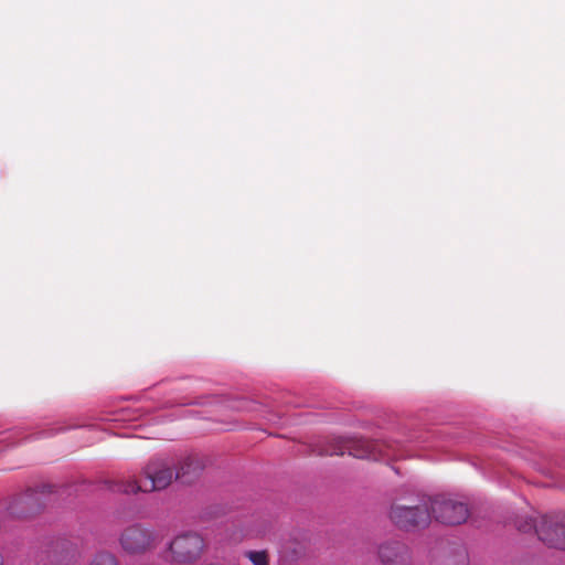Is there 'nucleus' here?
Wrapping results in <instances>:
<instances>
[{
    "label": "nucleus",
    "instance_id": "obj_1",
    "mask_svg": "<svg viewBox=\"0 0 565 565\" xmlns=\"http://www.w3.org/2000/svg\"><path fill=\"white\" fill-rule=\"evenodd\" d=\"M173 462L166 458H154L148 462L142 471V477L139 481L127 480L120 482H113L108 488L113 492L120 493H137L139 491L149 492L166 489L173 480L175 470L172 468Z\"/></svg>",
    "mask_w": 565,
    "mask_h": 565
},
{
    "label": "nucleus",
    "instance_id": "obj_2",
    "mask_svg": "<svg viewBox=\"0 0 565 565\" xmlns=\"http://www.w3.org/2000/svg\"><path fill=\"white\" fill-rule=\"evenodd\" d=\"M317 451L320 456H342L348 452L354 458L370 460L399 457V454L392 445L379 441H369L364 439L327 440L324 444L318 447Z\"/></svg>",
    "mask_w": 565,
    "mask_h": 565
},
{
    "label": "nucleus",
    "instance_id": "obj_3",
    "mask_svg": "<svg viewBox=\"0 0 565 565\" xmlns=\"http://www.w3.org/2000/svg\"><path fill=\"white\" fill-rule=\"evenodd\" d=\"M516 529L523 533L534 531L539 540L550 547L565 548V515H544L539 524L533 518L526 516L516 521Z\"/></svg>",
    "mask_w": 565,
    "mask_h": 565
},
{
    "label": "nucleus",
    "instance_id": "obj_4",
    "mask_svg": "<svg viewBox=\"0 0 565 565\" xmlns=\"http://www.w3.org/2000/svg\"><path fill=\"white\" fill-rule=\"evenodd\" d=\"M53 492L54 487L50 484H43L39 489H28L10 501L6 508V514L15 519L31 518L46 507Z\"/></svg>",
    "mask_w": 565,
    "mask_h": 565
},
{
    "label": "nucleus",
    "instance_id": "obj_5",
    "mask_svg": "<svg viewBox=\"0 0 565 565\" xmlns=\"http://www.w3.org/2000/svg\"><path fill=\"white\" fill-rule=\"evenodd\" d=\"M391 521L401 530L416 531L425 527L431 520L428 501L415 507L393 505L390 511Z\"/></svg>",
    "mask_w": 565,
    "mask_h": 565
},
{
    "label": "nucleus",
    "instance_id": "obj_6",
    "mask_svg": "<svg viewBox=\"0 0 565 565\" xmlns=\"http://www.w3.org/2000/svg\"><path fill=\"white\" fill-rule=\"evenodd\" d=\"M428 508L431 516L439 523L458 525L467 521L469 516L468 505L443 495L428 499Z\"/></svg>",
    "mask_w": 565,
    "mask_h": 565
},
{
    "label": "nucleus",
    "instance_id": "obj_7",
    "mask_svg": "<svg viewBox=\"0 0 565 565\" xmlns=\"http://www.w3.org/2000/svg\"><path fill=\"white\" fill-rule=\"evenodd\" d=\"M204 548V540L194 532L177 535L169 544L172 561L175 563H192L200 557Z\"/></svg>",
    "mask_w": 565,
    "mask_h": 565
},
{
    "label": "nucleus",
    "instance_id": "obj_8",
    "mask_svg": "<svg viewBox=\"0 0 565 565\" xmlns=\"http://www.w3.org/2000/svg\"><path fill=\"white\" fill-rule=\"evenodd\" d=\"M44 553L46 562L43 565H73L79 557L77 547L66 539L51 542Z\"/></svg>",
    "mask_w": 565,
    "mask_h": 565
},
{
    "label": "nucleus",
    "instance_id": "obj_9",
    "mask_svg": "<svg viewBox=\"0 0 565 565\" xmlns=\"http://www.w3.org/2000/svg\"><path fill=\"white\" fill-rule=\"evenodd\" d=\"M152 540L150 531L139 525H132L122 532L120 544L127 553L138 554L145 552L151 545Z\"/></svg>",
    "mask_w": 565,
    "mask_h": 565
},
{
    "label": "nucleus",
    "instance_id": "obj_10",
    "mask_svg": "<svg viewBox=\"0 0 565 565\" xmlns=\"http://www.w3.org/2000/svg\"><path fill=\"white\" fill-rule=\"evenodd\" d=\"M379 557L383 565H405L409 558L408 547L399 541L386 542L379 547Z\"/></svg>",
    "mask_w": 565,
    "mask_h": 565
},
{
    "label": "nucleus",
    "instance_id": "obj_11",
    "mask_svg": "<svg viewBox=\"0 0 565 565\" xmlns=\"http://www.w3.org/2000/svg\"><path fill=\"white\" fill-rule=\"evenodd\" d=\"M203 469V460L196 455H189L179 462L174 479L179 480L181 483L190 484L200 477Z\"/></svg>",
    "mask_w": 565,
    "mask_h": 565
},
{
    "label": "nucleus",
    "instance_id": "obj_12",
    "mask_svg": "<svg viewBox=\"0 0 565 565\" xmlns=\"http://www.w3.org/2000/svg\"><path fill=\"white\" fill-rule=\"evenodd\" d=\"M90 565H118V562L114 554L100 552L95 555Z\"/></svg>",
    "mask_w": 565,
    "mask_h": 565
},
{
    "label": "nucleus",
    "instance_id": "obj_13",
    "mask_svg": "<svg viewBox=\"0 0 565 565\" xmlns=\"http://www.w3.org/2000/svg\"><path fill=\"white\" fill-rule=\"evenodd\" d=\"M245 555L249 558L253 565H269L268 556L265 551H247Z\"/></svg>",
    "mask_w": 565,
    "mask_h": 565
},
{
    "label": "nucleus",
    "instance_id": "obj_14",
    "mask_svg": "<svg viewBox=\"0 0 565 565\" xmlns=\"http://www.w3.org/2000/svg\"><path fill=\"white\" fill-rule=\"evenodd\" d=\"M67 428L68 427H64V426H58V427H55V428H50L47 430L42 431V436H44V437L53 436V435H55L57 433L66 430Z\"/></svg>",
    "mask_w": 565,
    "mask_h": 565
},
{
    "label": "nucleus",
    "instance_id": "obj_15",
    "mask_svg": "<svg viewBox=\"0 0 565 565\" xmlns=\"http://www.w3.org/2000/svg\"><path fill=\"white\" fill-rule=\"evenodd\" d=\"M10 438V436H4V437H1L0 438V441H4V440H8Z\"/></svg>",
    "mask_w": 565,
    "mask_h": 565
},
{
    "label": "nucleus",
    "instance_id": "obj_16",
    "mask_svg": "<svg viewBox=\"0 0 565 565\" xmlns=\"http://www.w3.org/2000/svg\"><path fill=\"white\" fill-rule=\"evenodd\" d=\"M450 563H452V559H451V558H447V559H446V564L448 565V564H450Z\"/></svg>",
    "mask_w": 565,
    "mask_h": 565
},
{
    "label": "nucleus",
    "instance_id": "obj_17",
    "mask_svg": "<svg viewBox=\"0 0 565 565\" xmlns=\"http://www.w3.org/2000/svg\"><path fill=\"white\" fill-rule=\"evenodd\" d=\"M0 565H3V557L1 554H0Z\"/></svg>",
    "mask_w": 565,
    "mask_h": 565
},
{
    "label": "nucleus",
    "instance_id": "obj_18",
    "mask_svg": "<svg viewBox=\"0 0 565 565\" xmlns=\"http://www.w3.org/2000/svg\"><path fill=\"white\" fill-rule=\"evenodd\" d=\"M460 565H466V561H465V558H462V562H461V564H460Z\"/></svg>",
    "mask_w": 565,
    "mask_h": 565
}]
</instances>
